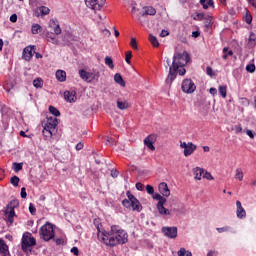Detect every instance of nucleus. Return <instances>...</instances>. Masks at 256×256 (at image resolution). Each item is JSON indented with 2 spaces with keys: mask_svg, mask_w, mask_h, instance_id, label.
I'll use <instances>...</instances> for the list:
<instances>
[{
  "mask_svg": "<svg viewBox=\"0 0 256 256\" xmlns=\"http://www.w3.org/2000/svg\"><path fill=\"white\" fill-rule=\"evenodd\" d=\"M136 189L138 191H143V184L141 182L136 183Z\"/></svg>",
  "mask_w": 256,
  "mask_h": 256,
  "instance_id": "obj_57",
  "label": "nucleus"
},
{
  "mask_svg": "<svg viewBox=\"0 0 256 256\" xmlns=\"http://www.w3.org/2000/svg\"><path fill=\"white\" fill-rule=\"evenodd\" d=\"M12 167L15 173H19V171L23 170V163L13 162Z\"/></svg>",
  "mask_w": 256,
  "mask_h": 256,
  "instance_id": "obj_35",
  "label": "nucleus"
},
{
  "mask_svg": "<svg viewBox=\"0 0 256 256\" xmlns=\"http://www.w3.org/2000/svg\"><path fill=\"white\" fill-rule=\"evenodd\" d=\"M193 173L195 175V179L197 181H201L203 175L205 174V170L201 167H196L193 169Z\"/></svg>",
  "mask_w": 256,
  "mask_h": 256,
  "instance_id": "obj_21",
  "label": "nucleus"
},
{
  "mask_svg": "<svg viewBox=\"0 0 256 256\" xmlns=\"http://www.w3.org/2000/svg\"><path fill=\"white\" fill-rule=\"evenodd\" d=\"M197 17H198V20H199V21H204L207 16H205V14H203V13H199V14L197 15Z\"/></svg>",
  "mask_w": 256,
  "mask_h": 256,
  "instance_id": "obj_56",
  "label": "nucleus"
},
{
  "mask_svg": "<svg viewBox=\"0 0 256 256\" xmlns=\"http://www.w3.org/2000/svg\"><path fill=\"white\" fill-rule=\"evenodd\" d=\"M41 25L39 24H33L31 28L32 35H39L41 33Z\"/></svg>",
  "mask_w": 256,
  "mask_h": 256,
  "instance_id": "obj_29",
  "label": "nucleus"
},
{
  "mask_svg": "<svg viewBox=\"0 0 256 256\" xmlns=\"http://www.w3.org/2000/svg\"><path fill=\"white\" fill-rule=\"evenodd\" d=\"M212 21H213V17H211V16H209V15L206 16V17L204 18V25H205V27H207V28L211 27Z\"/></svg>",
  "mask_w": 256,
  "mask_h": 256,
  "instance_id": "obj_40",
  "label": "nucleus"
},
{
  "mask_svg": "<svg viewBox=\"0 0 256 256\" xmlns=\"http://www.w3.org/2000/svg\"><path fill=\"white\" fill-rule=\"evenodd\" d=\"M146 191H147L148 195H153V193H155V188H153V186H151V185H147Z\"/></svg>",
  "mask_w": 256,
  "mask_h": 256,
  "instance_id": "obj_46",
  "label": "nucleus"
},
{
  "mask_svg": "<svg viewBox=\"0 0 256 256\" xmlns=\"http://www.w3.org/2000/svg\"><path fill=\"white\" fill-rule=\"evenodd\" d=\"M246 71H247L248 73H253V72L255 71V64H248V65L246 66Z\"/></svg>",
  "mask_w": 256,
  "mask_h": 256,
  "instance_id": "obj_45",
  "label": "nucleus"
},
{
  "mask_svg": "<svg viewBox=\"0 0 256 256\" xmlns=\"http://www.w3.org/2000/svg\"><path fill=\"white\" fill-rule=\"evenodd\" d=\"M180 148L184 149V157H190V155L197 151V145L193 144V142L180 141Z\"/></svg>",
  "mask_w": 256,
  "mask_h": 256,
  "instance_id": "obj_5",
  "label": "nucleus"
},
{
  "mask_svg": "<svg viewBox=\"0 0 256 256\" xmlns=\"http://www.w3.org/2000/svg\"><path fill=\"white\" fill-rule=\"evenodd\" d=\"M181 88L183 93L191 94V93H195V89H197V86H195V82H193V80L185 79L182 82Z\"/></svg>",
  "mask_w": 256,
  "mask_h": 256,
  "instance_id": "obj_8",
  "label": "nucleus"
},
{
  "mask_svg": "<svg viewBox=\"0 0 256 256\" xmlns=\"http://www.w3.org/2000/svg\"><path fill=\"white\" fill-rule=\"evenodd\" d=\"M53 131L51 129H47V128H43L42 134L44 135V137H46V139H51L53 137Z\"/></svg>",
  "mask_w": 256,
  "mask_h": 256,
  "instance_id": "obj_31",
  "label": "nucleus"
},
{
  "mask_svg": "<svg viewBox=\"0 0 256 256\" xmlns=\"http://www.w3.org/2000/svg\"><path fill=\"white\" fill-rule=\"evenodd\" d=\"M34 245H37V241L35 238L31 236H23L22 237V250L24 253H27V251H31V247H34Z\"/></svg>",
  "mask_w": 256,
  "mask_h": 256,
  "instance_id": "obj_6",
  "label": "nucleus"
},
{
  "mask_svg": "<svg viewBox=\"0 0 256 256\" xmlns=\"http://www.w3.org/2000/svg\"><path fill=\"white\" fill-rule=\"evenodd\" d=\"M166 59L167 67H169V73L165 80L166 85H169L171 87L173 81L177 79V73H179L180 76L185 75L187 73V70H185V65L189 63V53L187 51H184L183 53L176 52L173 56V61L171 65V60L169 58Z\"/></svg>",
  "mask_w": 256,
  "mask_h": 256,
  "instance_id": "obj_2",
  "label": "nucleus"
},
{
  "mask_svg": "<svg viewBox=\"0 0 256 256\" xmlns=\"http://www.w3.org/2000/svg\"><path fill=\"white\" fill-rule=\"evenodd\" d=\"M83 147H84V145H83V143H78L77 145H76V151H81V149H83Z\"/></svg>",
  "mask_w": 256,
  "mask_h": 256,
  "instance_id": "obj_62",
  "label": "nucleus"
},
{
  "mask_svg": "<svg viewBox=\"0 0 256 256\" xmlns=\"http://www.w3.org/2000/svg\"><path fill=\"white\" fill-rule=\"evenodd\" d=\"M243 170L241 168H237L235 171V179H237L238 181H243Z\"/></svg>",
  "mask_w": 256,
  "mask_h": 256,
  "instance_id": "obj_32",
  "label": "nucleus"
},
{
  "mask_svg": "<svg viewBox=\"0 0 256 256\" xmlns=\"http://www.w3.org/2000/svg\"><path fill=\"white\" fill-rule=\"evenodd\" d=\"M218 91L223 99H225L227 97V86H225V85L219 86Z\"/></svg>",
  "mask_w": 256,
  "mask_h": 256,
  "instance_id": "obj_34",
  "label": "nucleus"
},
{
  "mask_svg": "<svg viewBox=\"0 0 256 256\" xmlns=\"http://www.w3.org/2000/svg\"><path fill=\"white\" fill-rule=\"evenodd\" d=\"M11 23H17V14H12L10 16Z\"/></svg>",
  "mask_w": 256,
  "mask_h": 256,
  "instance_id": "obj_54",
  "label": "nucleus"
},
{
  "mask_svg": "<svg viewBox=\"0 0 256 256\" xmlns=\"http://www.w3.org/2000/svg\"><path fill=\"white\" fill-rule=\"evenodd\" d=\"M185 253H187V250H185V248H180L178 251V256H185Z\"/></svg>",
  "mask_w": 256,
  "mask_h": 256,
  "instance_id": "obj_55",
  "label": "nucleus"
},
{
  "mask_svg": "<svg viewBox=\"0 0 256 256\" xmlns=\"http://www.w3.org/2000/svg\"><path fill=\"white\" fill-rule=\"evenodd\" d=\"M106 0H85V4L93 11H101L105 5Z\"/></svg>",
  "mask_w": 256,
  "mask_h": 256,
  "instance_id": "obj_7",
  "label": "nucleus"
},
{
  "mask_svg": "<svg viewBox=\"0 0 256 256\" xmlns=\"http://www.w3.org/2000/svg\"><path fill=\"white\" fill-rule=\"evenodd\" d=\"M126 196L128 199H124L122 201L123 207H126V209H132V211H137V213H141V211H143V205H141V202H139L131 191H127Z\"/></svg>",
  "mask_w": 256,
  "mask_h": 256,
  "instance_id": "obj_3",
  "label": "nucleus"
},
{
  "mask_svg": "<svg viewBox=\"0 0 256 256\" xmlns=\"http://www.w3.org/2000/svg\"><path fill=\"white\" fill-rule=\"evenodd\" d=\"M111 176L114 177V178H115V177H119V171H117V170H112V171H111Z\"/></svg>",
  "mask_w": 256,
  "mask_h": 256,
  "instance_id": "obj_59",
  "label": "nucleus"
},
{
  "mask_svg": "<svg viewBox=\"0 0 256 256\" xmlns=\"http://www.w3.org/2000/svg\"><path fill=\"white\" fill-rule=\"evenodd\" d=\"M29 212L31 213V215H35L37 213V208H35V205H33V203L29 204Z\"/></svg>",
  "mask_w": 256,
  "mask_h": 256,
  "instance_id": "obj_44",
  "label": "nucleus"
},
{
  "mask_svg": "<svg viewBox=\"0 0 256 256\" xmlns=\"http://www.w3.org/2000/svg\"><path fill=\"white\" fill-rule=\"evenodd\" d=\"M234 131L235 133H241L243 131V127H241V125H236L234 127Z\"/></svg>",
  "mask_w": 256,
  "mask_h": 256,
  "instance_id": "obj_52",
  "label": "nucleus"
},
{
  "mask_svg": "<svg viewBox=\"0 0 256 256\" xmlns=\"http://www.w3.org/2000/svg\"><path fill=\"white\" fill-rule=\"evenodd\" d=\"M206 73L209 77H213L215 74L213 73V68L211 66L206 67Z\"/></svg>",
  "mask_w": 256,
  "mask_h": 256,
  "instance_id": "obj_50",
  "label": "nucleus"
},
{
  "mask_svg": "<svg viewBox=\"0 0 256 256\" xmlns=\"http://www.w3.org/2000/svg\"><path fill=\"white\" fill-rule=\"evenodd\" d=\"M229 229V226H225L221 228H216V231H218L219 233H226L227 231H229Z\"/></svg>",
  "mask_w": 256,
  "mask_h": 256,
  "instance_id": "obj_48",
  "label": "nucleus"
},
{
  "mask_svg": "<svg viewBox=\"0 0 256 256\" xmlns=\"http://www.w3.org/2000/svg\"><path fill=\"white\" fill-rule=\"evenodd\" d=\"M244 21L245 23H247V25H251V23L253 22V16L249 11H246V14L244 16Z\"/></svg>",
  "mask_w": 256,
  "mask_h": 256,
  "instance_id": "obj_37",
  "label": "nucleus"
},
{
  "mask_svg": "<svg viewBox=\"0 0 256 256\" xmlns=\"http://www.w3.org/2000/svg\"><path fill=\"white\" fill-rule=\"evenodd\" d=\"M162 233L165 235V237H168V239H177V227H175V226L162 227Z\"/></svg>",
  "mask_w": 256,
  "mask_h": 256,
  "instance_id": "obj_10",
  "label": "nucleus"
},
{
  "mask_svg": "<svg viewBox=\"0 0 256 256\" xmlns=\"http://www.w3.org/2000/svg\"><path fill=\"white\" fill-rule=\"evenodd\" d=\"M117 107L118 109H120L121 111H124V109H129V104L127 103V101H121L120 99L117 100Z\"/></svg>",
  "mask_w": 256,
  "mask_h": 256,
  "instance_id": "obj_27",
  "label": "nucleus"
},
{
  "mask_svg": "<svg viewBox=\"0 0 256 256\" xmlns=\"http://www.w3.org/2000/svg\"><path fill=\"white\" fill-rule=\"evenodd\" d=\"M39 11L41 15H49V13H51V10L47 6H41Z\"/></svg>",
  "mask_w": 256,
  "mask_h": 256,
  "instance_id": "obj_42",
  "label": "nucleus"
},
{
  "mask_svg": "<svg viewBox=\"0 0 256 256\" xmlns=\"http://www.w3.org/2000/svg\"><path fill=\"white\" fill-rule=\"evenodd\" d=\"M39 234L43 241H51V239H55V230L53 229V224L46 222L40 228Z\"/></svg>",
  "mask_w": 256,
  "mask_h": 256,
  "instance_id": "obj_4",
  "label": "nucleus"
},
{
  "mask_svg": "<svg viewBox=\"0 0 256 256\" xmlns=\"http://www.w3.org/2000/svg\"><path fill=\"white\" fill-rule=\"evenodd\" d=\"M15 210H6L5 214H4V220L6 222L9 223V225H13L14 221H15Z\"/></svg>",
  "mask_w": 256,
  "mask_h": 256,
  "instance_id": "obj_17",
  "label": "nucleus"
},
{
  "mask_svg": "<svg viewBox=\"0 0 256 256\" xmlns=\"http://www.w3.org/2000/svg\"><path fill=\"white\" fill-rule=\"evenodd\" d=\"M49 111L52 115H54L55 118L61 116V112H59V110L55 108V106H49Z\"/></svg>",
  "mask_w": 256,
  "mask_h": 256,
  "instance_id": "obj_36",
  "label": "nucleus"
},
{
  "mask_svg": "<svg viewBox=\"0 0 256 256\" xmlns=\"http://www.w3.org/2000/svg\"><path fill=\"white\" fill-rule=\"evenodd\" d=\"M19 181H20V179H19L18 176H13V177H11V179H10V183H11V185H13L14 187H19Z\"/></svg>",
  "mask_w": 256,
  "mask_h": 256,
  "instance_id": "obj_41",
  "label": "nucleus"
},
{
  "mask_svg": "<svg viewBox=\"0 0 256 256\" xmlns=\"http://www.w3.org/2000/svg\"><path fill=\"white\" fill-rule=\"evenodd\" d=\"M236 215L238 219H245L247 217V212L245 211V208L241 205V201H236Z\"/></svg>",
  "mask_w": 256,
  "mask_h": 256,
  "instance_id": "obj_14",
  "label": "nucleus"
},
{
  "mask_svg": "<svg viewBox=\"0 0 256 256\" xmlns=\"http://www.w3.org/2000/svg\"><path fill=\"white\" fill-rule=\"evenodd\" d=\"M143 9L144 12L141 13L142 17H145V15H157V10L153 6H146Z\"/></svg>",
  "mask_w": 256,
  "mask_h": 256,
  "instance_id": "obj_20",
  "label": "nucleus"
},
{
  "mask_svg": "<svg viewBox=\"0 0 256 256\" xmlns=\"http://www.w3.org/2000/svg\"><path fill=\"white\" fill-rule=\"evenodd\" d=\"M54 241H55L56 245H62V243H63L62 238H56V239H54Z\"/></svg>",
  "mask_w": 256,
  "mask_h": 256,
  "instance_id": "obj_61",
  "label": "nucleus"
},
{
  "mask_svg": "<svg viewBox=\"0 0 256 256\" xmlns=\"http://www.w3.org/2000/svg\"><path fill=\"white\" fill-rule=\"evenodd\" d=\"M17 207H19V200H12L7 205V209L9 211H15V209H17Z\"/></svg>",
  "mask_w": 256,
  "mask_h": 256,
  "instance_id": "obj_26",
  "label": "nucleus"
},
{
  "mask_svg": "<svg viewBox=\"0 0 256 256\" xmlns=\"http://www.w3.org/2000/svg\"><path fill=\"white\" fill-rule=\"evenodd\" d=\"M9 251V246L5 244V241L0 239V253L5 254Z\"/></svg>",
  "mask_w": 256,
  "mask_h": 256,
  "instance_id": "obj_30",
  "label": "nucleus"
},
{
  "mask_svg": "<svg viewBox=\"0 0 256 256\" xmlns=\"http://www.w3.org/2000/svg\"><path fill=\"white\" fill-rule=\"evenodd\" d=\"M200 5L203 9H209V7H213V0H200Z\"/></svg>",
  "mask_w": 256,
  "mask_h": 256,
  "instance_id": "obj_28",
  "label": "nucleus"
},
{
  "mask_svg": "<svg viewBox=\"0 0 256 256\" xmlns=\"http://www.w3.org/2000/svg\"><path fill=\"white\" fill-rule=\"evenodd\" d=\"M203 178L208 179V181H213V175H211L209 172H204Z\"/></svg>",
  "mask_w": 256,
  "mask_h": 256,
  "instance_id": "obj_47",
  "label": "nucleus"
},
{
  "mask_svg": "<svg viewBox=\"0 0 256 256\" xmlns=\"http://www.w3.org/2000/svg\"><path fill=\"white\" fill-rule=\"evenodd\" d=\"M209 93H210V95H217V89L216 88H210Z\"/></svg>",
  "mask_w": 256,
  "mask_h": 256,
  "instance_id": "obj_60",
  "label": "nucleus"
},
{
  "mask_svg": "<svg viewBox=\"0 0 256 256\" xmlns=\"http://www.w3.org/2000/svg\"><path fill=\"white\" fill-rule=\"evenodd\" d=\"M131 57H133V54L131 51L126 52L125 61L128 65H131Z\"/></svg>",
  "mask_w": 256,
  "mask_h": 256,
  "instance_id": "obj_43",
  "label": "nucleus"
},
{
  "mask_svg": "<svg viewBox=\"0 0 256 256\" xmlns=\"http://www.w3.org/2000/svg\"><path fill=\"white\" fill-rule=\"evenodd\" d=\"M114 81H115V83L120 85V87H125V80H123V76H121V74L116 73L114 75Z\"/></svg>",
  "mask_w": 256,
  "mask_h": 256,
  "instance_id": "obj_25",
  "label": "nucleus"
},
{
  "mask_svg": "<svg viewBox=\"0 0 256 256\" xmlns=\"http://www.w3.org/2000/svg\"><path fill=\"white\" fill-rule=\"evenodd\" d=\"M149 41H150L151 45H153L154 47H159V41L157 40V37L150 34Z\"/></svg>",
  "mask_w": 256,
  "mask_h": 256,
  "instance_id": "obj_39",
  "label": "nucleus"
},
{
  "mask_svg": "<svg viewBox=\"0 0 256 256\" xmlns=\"http://www.w3.org/2000/svg\"><path fill=\"white\" fill-rule=\"evenodd\" d=\"M104 61H105V65H107L109 69H115V65L113 64V58L106 56Z\"/></svg>",
  "mask_w": 256,
  "mask_h": 256,
  "instance_id": "obj_33",
  "label": "nucleus"
},
{
  "mask_svg": "<svg viewBox=\"0 0 256 256\" xmlns=\"http://www.w3.org/2000/svg\"><path fill=\"white\" fill-rule=\"evenodd\" d=\"M49 27L54 32V35H61L62 30H61V26L59 25V21L57 19L50 20Z\"/></svg>",
  "mask_w": 256,
  "mask_h": 256,
  "instance_id": "obj_12",
  "label": "nucleus"
},
{
  "mask_svg": "<svg viewBox=\"0 0 256 256\" xmlns=\"http://www.w3.org/2000/svg\"><path fill=\"white\" fill-rule=\"evenodd\" d=\"M222 53V59H224V61H227L229 57H233V50H229V47H224Z\"/></svg>",
  "mask_w": 256,
  "mask_h": 256,
  "instance_id": "obj_23",
  "label": "nucleus"
},
{
  "mask_svg": "<svg viewBox=\"0 0 256 256\" xmlns=\"http://www.w3.org/2000/svg\"><path fill=\"white\" fill-rule=\"evenodd\" d=\"M22 199H27V189L25 187L21 188V193H20Z\"/></svg>",
  "mask_w": 256,
  "mask_h": 256,
  "instance_id": "obj_49",
  "label": "nucleus"
},
{
  "mask_svg": "<svg viewBox=\"0 0 256 256\" xmlns=\"http://www.w3.org/2000/svg\"><path fill=\"white\" fill-rule=\"evenodd\" d=\"M98 241L104 243L108 247H115L117 245H125L129 241V234L119 225H112L110 231L102 230L97 226Z\"/></svg>",
  "mask_w": 256,
  "mask_h": 256,
  "instance_id": "obj_1",
  "label": "nucleus"
},
{
  "mask_svg": "<svg viewBox=\"0 0 256 256\" xmlns=\"http://www.w3.org/2000/svg\"><path fill=\"white\" fill-rule=\"evenodd\" d=\"M207 256H217V252L211 250L208 252Z\"/></svg>",
  "mask_w": 256,
  "mask_h": 256,
  "instance_id": "obj_64",
  "label": "nucleus"
},
{
  "mask_svg": "<svg viewBox=\"0 0 256 256\" xmlns=\"http://www.w3.org/2000/svg\"><path fill=\"white\" fill-rule=\"evenodd\" d=\"M35 50V46H27L23 50V59L25 61H31L33 59V51Z\"/></svg>",
  "mask_w": 256,
  "mask_h": 256,
  "instance_id": "obj_16",
  "label": "nucleus"
},
{
  "mask_svg": "<svg viewBox=\"0 0 256 256\" xmlns=\"http://www.w3.org/2000/svg\"><path fill=\"white\" fill-rule=\"evenodd\" d=\"M55 75L57 81L60 83H65V81H67V72H65V70H57Z\"/></svg>",
  "mask_w": 256,
  "mask_h": 256,
  "instance_id": "obj_19",
  "label": "nucleus"
},
{
  "mask_svg": "<svg viewBox=\"0 0 256 256\" xmlns=\"http://www.w3.org/2000/svg\"><path fill=\"white\" fill-rule=\"evenodd\" d=\"M57 125H59V121L55 117H48L47 122L45 124L46 129H50L52 131H55L57 129Z\"/></svg>",
  "mask_w": 256,
  "mask_h": 256,
  "instance_id": "obj_13",
  "label": "nucleus"
},
{
  "mask_svg": "<svg viewBox=\"0 0 256 256\" xmlns=\"http://www.w3.org/2000/svg\"><path fill=\"white\" fill-rule=\"evenodd\" d=\"M103 33H104L105 37H111V31L104 29Z\"/></svg>",
  "mask_w": 256,
  "mask_h": 256,
  "instance_id": "obj_63",
  "label": "nucleus"
},
{
  "mask_svg": "<svg viewBox=\"0 0 256 256\" xmlns=\"http://www.w3.org/2000/svg\"><path fill=\"white\" fill-rule=\"evenodd\" d=\"M33 86L36 87V89H41L43 87V79L37 78L33 81Z\"/></svg>",
  "mask_w": 256,
  "mask_h": 256,
  "instance_id": "obj_38",
  "label": "nucleus"
},
{
  "mask_svg": "<svg viewBox=\"0 0 256 256\" xmlns=\"http://www.w3.org/2000/svg\"><path fill=\"white\" fill-rule=\"evenodd\" d=\"M55 35L56 34L48 32L46 34V39H47V41H50V43H53V45H59V40L57 39V36H55Z\"/></svg>",
  "mask_w": 256,
  "mask_h": 256,
  "instance_id": "obj_22",
  "label": "nucleus"
},
{
  "mask_svg": "<svg viewBox=\"0 0 256 256\" xmlns=\"http://www.w3.org/2000/svg\"><path fill=\"white\" fill-rule=\"evenodd\" d=\"M158 189L163 197H169L171 195V190H169V186L165 182L160 183Z\"/></svg>",
  "mask_w": 256,
  "mask_h": 256,
  "instance_id": "obj_18",
  "label": "nucleus"
},
{
  "mask_svg": "<svg viewBox=\"0 0 256 256\" xmlns=\"http://www.w3.org/2000/svg\"><path fill=\"white\" fill-rule=\"evenodd\" d=\"M155 139H156L155 134H150L144 139V145L145 147L150 149V151H155V146L153 145V143H155Z\"/></svg>",
  "mask_w": 256,
  "mask_h": 256,
  "instance_id": "obj_11",
  "label": "nucleus"
},
{
  "mask_svg": "<svg viewBox=\"0 0 256 256\" xmlns=\"http://www.w3.org/2000/svg\"><path fill=\"white\" fill-rule=\"evenodd\" d=\"M167 36H169V31H167V30H162V31H161V34H160V37H167Z\"/></svg>",
  "mask_w": 256,
  "mask_h": 256,
  "instance_id": "obj_58",
  "label": "nucleus"
},
{
  "mask_svg": "<svg viewBox=\"0 0 256 256\" xmlns=\"http://www.w3.org/2000/svg\"><path fill=\"white\" fill-rule=\"evenodd\" d=\"M130 46L132 47V49H137V39L132 38L130 41Z\"/></svg>",
  "mask_w": 256,
  "mask_h": 256,
  "instance_id": "obj_51",
  "label": "nucleus"
},
{
  "mask_svg": "<svg viewBox=\"0 0 256 256\" xmlns=\"http://www.w3.org/2000/svg\"><path fill=\"white\" fill-rule=\"evenodd\" d=\"M64 99L67 103H75V101H77V92L75 90L65 91Z\"/></svg>",
  "mask_w": 256,
  "mask_h": 256,
  "instance_id": "obj_15",
  "label": "nucleus"
},
{
  "mask_svg": "<svg viewBox=\"0 0 256 256\" xmlns=\"http://www.w3.org/2000/svg\"><path fill=\"white\" fill-rule=\"evenodd\" d=\"M71 253H73V255L78 256V255H79V248H77V247H72V248H71Z\"/></svg>",
  "mask_w": 256,
  "mask_h": 256,
  "instance_id": "obj_53",
  "label": "nucleus"
},
{
  "mask_svg": "<svg viewBox=\"0 0 256 256\" xmlns=\"http://www.w3.org/2000/svg\"><path fill=\"white\" fill-rule=\"evenodd\" d=\"M166 203H167V198L162 196L156 205L159 215H163V216L171 215V210L165 208Z\"/></svg>",
  "mask_w": 256,
  "mask_h": 256,
  "instance_id": "obj_9",
  "label": "nucleus"
},
{
  "mask_svg": "<svg viewBox=\"0 0 256 256\" xmlns=\"http://www.w3.org/2000/svg\"><path fill=\"white\" fill-rule=\"evenodd\" d=\"M92 75H93L92 73H89L84 69L79 70V76L81 77V79H83V81H89Z\"/></svg>",
  "mask_w": 256,
  "mask_h": 256,
  "instance_id": "obj_24",
  "label": "nucleus"
}]
</instances>
